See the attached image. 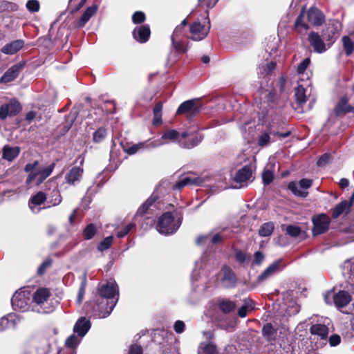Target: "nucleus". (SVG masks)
<instances>
[{"label": "nucleus", "instance_id": "1", "mask_svg": "<svg viewBox=\"0 0 354 354\" xmlns=\"http://www.w3.org/2000/svg\"><path fill=\"white\" fill-rule=\"evenodd\" d=\"M240 105L235 100H227L223 96H218L210 100L205 97H196L181 103L176 111H238Z\"/></svg>", "mask_w": 354, "mask_h": 354}, {"label": "nucleus", "instance_id": "2", "mask_svg": "<svg viewBox=\"0 0 354 354\" xmlns=\"http://www.w3.org/2000/svg\"><path fill=\"white\" fill-rule=\"evenodd\" d=\"M98 293L99 295H95L97 301L101 300V304L107 306L105 310L94 307V315L100 319L106 318L109 316L118 300V286L115 281L108 282L99 286Z\"/></svg>", "mask_w": 354, "mask_h": 354}, {"label": "nucleus", "instance_id": "3", "mask_svg": "<svg viewBox=\"0 0 354 354\" xmlns=\"http://www.w3.org/2000/svg\"><path fill=\"white\" fill-rule=\"evenodd\" d=\"M182 222V214L177 211L165 212L160 216L156 229L164 235H169L179 228Z\"/></svg>", "mask_w": 354, "mask_h": 354}, {"label": "nucleus", "instance_id": "4", "mask_svg": "<svg viewBox=\"0 0 354 354\" xmlns=\"http://www.w3.org/2000/svg\"><path fill=\"white\" fill-rule=\"evenodd\" d=\"M324 21L325 17L322 12L315 7H311L306 13L304 8L302 9L296 19L295 25L296 28L302 27L306 30L309 28V25L319 26Z\"/></svg>", "mask_w": 354, "mask_h": 354}, {"label": "nucleus", "instance_id": "5", "mask_svg": "<svg viewBox=\"0 0 354 354\" xmlns=\"http://www.w3.org/2000/svg\"><path fill=\"white\" fill-rule=\"evenodd\" d=\"M31 302L32 294L26 288L17 290L11 299L12 308L21 312L29 310Z\"/></svg>", "mask_w": 354, "mask_h": 354}, {"label": "nucleus", "instance_id": "6", "mask_svg": "<svg viewBox=\"0 0 354 354\" xmlns=\"http://www.w3.org/2000/svg\"><path fill=\"white\" fill-rule=\"evenodd\" d=\"M206 14L207 15L203 22L198 20L190 25L189 31L192 34V39L201 41L208 35L211 25L210 20L208 17V11L206 12Z\"/></svg>", "mask_w": 354, "mask_h": 354}, {"label": "nucleus", "instance_id": "7", "mask_svg": "<svg viewBox=\"0 0 354 354\" xmlns=\"http://www.w3.org/2000/svg\"><path fill=\"white\" fill-rule=\"evenodd\" d=\"M324 300L326 304H332L333 303L338 308L346 306L351 300L350 294L345 290H339L335 294L333 292H328L324 295Z\"/></svg>", "mask_w": 354, "mask_h": 354}, {"label": "nucleus", "instance_id": "8", "mask_svg": "<svg viewBox=\"0 0 354 354\" xmlns=\"http://www.w3.org/2000/svg\"><path fill=\"white\" fill-rule=\"evenodd\" d=\"M203 136L199 133L183 132L181 133V138L179 140V145L185 149H192L201 142Z\"/></svg>", "mask_w": 354, "mask_h": 354}, {"label": "nucleus", "instance_id": "9", "mask_svg": "<svg viewBox=\"0 0 354 354\" xmlns=\"http://www.w3.org/2000/svg\"><path fill=\"white\" fill-rule=\"evenodd\" d=\"M340 30V24L338 21H333L331 24H329L326 30L323 31L322 37L326 42H328V48H330L335 41L339 36Z\"/></svg>", "mask_w": 354, "mask_h": 354}, {"label": "nucleus", "instance_id": "10", "mask_svg": "<svg viewBox=\"0 0 354 354\" xmlns=\"http://www.w3.org/2000/svg\"><path fill=\"white\" fill-rule=\"evenodd\" d=\"M21 321V317L13 313L1 317L0 318V332L10 328L15 329Z\"/></svg>", "mask_w": 354, "mask_h": 354}, {"label": "nucleus", "instance_id": "11", "mask_svg": "<svg viewBox=\"0 0 354 354\" xmlns=\"http://www.w3.org/2000/svg\"><path fill=\"white\" fill-rule=\"evenodd\" d=\"M313 234L317 236L328 230L330 225L329 218L326 214H320L313 218Z\"/></svg>", "mask_w": 354, "mask_h": 354}, {"label": "nucleus", "instance_id": "12", "mask_svg": "<svg viewBox=\"0 0 354 354\" xmlns=\"http://www.w3.org/2000/svg\"><path fill=\"white\" fill-rule=\"evenodd\" d=\"M308 40L313 47V50L317 53L325 52L328 48V42L325 43L324 38L315 32H310L308 36Z\"/></svg>", "mask_w": 354, "mask_h": 354}, {"label": "nucleus", "instance_id": "13", "mask_svg": "<svg viewBox=\"0 0 354 354\" xmlns=\"http://www.w3.org/2000/svg\"><path fill=\"white\" fill-rule=\"evenodd\" d=\"M354 202V194L350 198L348 201L344 200L337 204L333 209L332 218L334 219L337 218L342 214H348L350 212L351 207Z\"/></svg>", "mask_w": 354, "mask_h": 354}, {"label": "nucleus", "instance_id": "14", "mask_svg": "<svg viewBox=\"0 0 354 354\" xmlns=\"http://www.w3.org/2000/svg\"><path fill=\"white\" fill-rule=\"evenodd\" d=\"M150 34L151 30L148 24L138 26L132 32L133 39L140 44L147 42L149 39Z\"/></svg>", "mask_w": 354, "mask_h": 354}, {"label": "nucleus", "instance_id": "15", "mask_svg": "<svg viewBox=\"0 0 354 354\" xmlns=\"http://www.w3.org/2000/svg\"><path fill=\"white\" fill-rule=\"evenodd\" d=\"M163 182L161 183L151 196L139 207L136 213L137 215L143 216L147 212L148 209L156 203L159 198V193L162 192V187H163Z\"/></svg>", "mask_w": 354, "mask_h": 354}, {"label": "nucleus", "instance_id": "16", "mask_svg": "<svg viewBox=\"0 0 354 354\" xmlns=\"http://www.w3.org/2000/svg\"><path fill=\"white\" fill-rule=\"evenodd\" d=\"M221 272L223 273L222 286L227 288H234L236 283V277L232 269L227 266H223Z\"/></svg>", "mask_w": 354, "mask_h": 354}, {"label": "nucleus", "instance_id": "17", "mask_svg": "<svg viewBox=\"0 0 354 354\" xmlns=\"http://www.w3.org/2000/svg\"><path fill=\"white\" fill-rule=\"evenodd\" d=\"M205 182V180L199 176H185L175 185H173V189L180 190L187 185H201Z\"/></svg>", "mask_w": 354, "mask_h": 354}, {"label": "nucleus", "instance_id": "18", "mask_svg": "<svg viewBox=\"0 0 354 354\" xmlns=\"http://www.w3.org/2000/svg\"><path fill=\"white\" fill-rule=\"evenodd\" d=\"M273 130L271 128L267 127L266 129L260 131L257 136L256 142L257 146L260 147H268L274 142V138L272 137Z\"/></svg>", "mask_w": 354, "mask_h": 354}, {"label": "nucleus", "instance_id": "19", "mask_svg": "<svg viewBox=\"0 0 354 354\" xmlns=\"http://www.w3.org/2000/svg\"><path fill=\"white\" fill-rule=\"evenodd\" d=\"M83 174V169L80 167L75 166L65 175V182L69 185L75 186L81 180Z\"/></svg>", "mask_w": 354, "mask_h": 354}, {"label": "nucleus", "instance_id": "20", "mask_svg": "<svg viewBox=\"0 0 354 354\" xmlns=\"http://www.w3.org/2000/svg\"><path fill=\"white\" fill-rule=\"evenodd\" d=\"M24 66V64L19 63L11 66L1 76L0 82L8 83L16 79L23 69Z\"/></svg>", "mask_w": 354, "mask_h": 354}, {"label": "nucleus", "instance_id": "21", "mask_svg": "<svg viewBox=\"0 0 354 354\" xmlns=\"http://www.w3.org/2000/svg\"><path fill=\"white\" fill-rule=\"evenodd\" d=\"M54 167H55V163H52L46 167L37 168V173L30 174V175L28 176V178L27 179V182L29 183V182L33 180L37 176H39L38 181L39 183L43 182L47 177H48L51 174Z\"/></svg>", "mask_w": 354, "mask_h": 354}, {"label": "nucleus", "instance_id": "22", "mask_svg": "<svg viewBox=\"0 0 354 354\" xmlns=\"http://www.w3.org/2000/svg\"><path fill=\"white\" fill-rule=\"evenodd\" d=\"M97 10L98 6L97 5H92L91 6L88 7L75 24V27L77 28H83L90 19L97 12Z\"/></svg>", "mask_w": 354, "mask_h": 354}, {"label": "nucleus", "instance_id": "23", "mask_svg": "<svg viewBox=\"0 0 354 354\" xmlns=\"http://www.w3.org/2000/svg\"><path fill=\"white\" fill-rule=\"evenodd\" d=\"M91 322L85 317H82L75 323L73 327V333L80 337H84L91 328Z\"/></svg>", "mask_w": 354, "mask_h": 354}, {"label": "nucleus", "instance_id": "24", "mask_svg": "<svg viewBox=\"0 0 354 354\" xmlns=\"http://www.w3.org/2000/svg\"><path fill=\"white\" fill-rule=\"evenodd\" d=\"M46 199V194L42 192H39L32 196L28 203V206L34 214L39 212L40 208L37 206L41 205Z\"/></svg>", "mask_w": 354, "mask_h": 354}, {"label": "nucleus", "instance_id": "25", "mask_svg": "<svg viewBox=\"0 0 354 354\" xmlns=\"http://www.w3.org/2000/svg\"><path fill=\"white\" fill-rule=\"evenodd\" d=\"M281 260H277L270 264L257 278V281L261 283L272 276L279 268Z\"/></svg>", "mask_w": 354, "mask_h": 354}, {"label": "nucleus", "instance_id": "26", "mask_svg": "<svg viewBox=\"0 0 354 354\" xmlns=\"http://www.w3.org/2000/svg\"><path fill=\"white\" fill-rule=\"evenodd\" d=\"M24 46V41L17 39L9 44H6L2 48L1 52L5 55H14L21 50Z\"/></svg>", "mask_w": 354, "mask_h": 354}, {"label": "nucleus", "instance_id": "27", "mask_svg": "<svg viewBox=\"0 0 354 354\" xmlns=\"http://www.w3.org/2000/svg\"><path fill=\"white\" fill-rule=\"evenodd\" d=\"M306 91L307 88H304V86L299 84L296 88L295 92V102L297 104V107H294L295 109H302L303 104L306 101Z\"/></svg>", "mask_w": 354, "mask_h": 354}, {"label": "nucleus", "instance_id": "28", "mask_svg": "<svg viewBox=\"0 0 354 354\" xmlns=\"http://www.w3.org/2000/svg\"><path fill=\"white\" fill-rule=\"evenodd\" d=\"M252 177V169L250 167L245 165L238 170L234 177V180L238 183H245Z\"/></svg>", "mask_w": 354, "mask_h": 354}, {"label": "nucleus", "instance_id": "29", "mask_svg": "<svg viewBox=\"0 0 354 354\" xmlns=\"http://www.w3.org/2000/svg\"><path fill=\"white\" fill-rule=\"evenodd\" d=\"M49 296L50 293L47 288H39L35 292L33 297L32 296V299L37 305L41 307Z\"/></svg>", "mask_w": 354, "mask_h": 354}, {"label": "nucleus", "instance_id": "30", "mask_svg": "<svg viewBox=\"0 0 354 354\" xmlns=\"http://www.w3.org/2000/svg\"><path fill=\"white\" fill-rule=\"evenodd\" d=\"M21 149L19 147H10L9 145H5L3 148V158L8 161H12L17 158Z\"/></svg>", "mask_w": 354, "mask_h": 354}, {"label": "nucleus", "instance_id": "31", "mask_svg": "<svg viewBox=\"0 0 354 354\" xmlns=\"http://www.w3.org/2000/svg\"><path fill=\"white\" fill-rule=\"evenodd\" d=\"M310 333L313 335H317L320 339H324L328 336V328L324 324H313L310 328Z\"/></svg>", "mask_w": 354, "mask_h": 354}, {"label": "nucleus", "instance_id": "32", "mask_svg": "<svg viewBox=\"0 0 354 354\" xmlns=\"http://www.w3.org/2000/svg\"><path fill=\"white\" fill-rule=\"evenodd\" d=\"M266 99V102H264V103H267L268 106H264L261 107L260 109H277V106L279 104V100L277 97V95L275 92L274 91H269L268 93H266L265 96Z\"/></svg>", "mask_w": 354, "mask_h": 354}, {"label": "nucleus", "instance_id": "33", "mask_svg": "<svg viewBox=\"0 0 354 354\" xmlns=\"http://www.w3.org/2000/svg\"><path fill=\"white\" fill-rule=\"evenodd\" d=\"M181 138V134L174 129L167 130L163 133L161 138H160L162 141L167 142V144L169 142H178L179 143V140Z\"/></svg>", "mask_w": 354, "mask_h": 354}, {"label": "nucleus", "instance_id": "34", "mask_svg": "<svg viewBox=\"0 0 354 354\" xmlns=\"http://www.w3.org/2000/svg\"><path fill=\"white\" fill-rule=\"evenodd\" d=\"M262 334L268 341H272L276 339L277 329L270 323L265 324L262 328Z\"/></svg>", "mask_w": 354, "mask_h": 354}, {"label": "nucleus", "instance_id": "35", "mask_svg": "<svg viewBox=\"0 0 354 354\" xmlns=\"http://www.w3.org/2000/svg\"><path fill=\"white\" fill-rule=\"evenodd\" d=\"M22 106L15 98L10 99L6 103L1 104L0 111H21Z\"/></svg>", "mask_w": 354, "mask_h": 354}, {"label": "nucleus", "instance_id": "36", "mask_svg": "<svg viewBox=\"0 0 354 354\" xmlns=\"http://www.w3.org/2000/svg\"><path fill=\"white\" fill-rule=\"evenodd\" d=\"M107 306L106 304H102L101 300L99 301H97V297H95V299L93 301H89L86 304V310L87 313H90L91 316H93L95 318H97L94 315V311L93 308H100L102 310H105V308Z\"/></svg>", "mask_w": 354, "mask_h": 354}, {"label": "nucleus", "instance_id": "37", "mask_svg": "<svg viewBox=\"0 0 354 354\" xmlns=\"http://www.w3.org/2000/svg\"><path fill=\"white\" fill-rule=\"evenodd\" d=\"M276 67V64L273 62H270L266 64H261L257 69V73L260 77H265L269 75Z\"/></svg>", "mask_w": 354, "mask_h": 354}, {"label": "nucleus", "instance_id": "38", "mask_svg": "<svg viewBox=\"0 0 354 354\" xmlns=\"http://www.w3.org/2000/svg\"><path fill=\"white\" fill-rule=\"evenodd\" d=\"M198 354H217L216 346L212 343L202 342L198 346Z\"/></svg>", "mask_w": 354, "mask_h": 354}, {"label": "nucleus", "instance_id": "39", "mask_svg": "<svg viewBox=\"0 0 354 354\" xmlns=\"http://www.w3.org/2000/svg\"><path fill=\"white\" fill-rule=\"evenodd\" d=\"M288 188L297 196L305 198L308 195V192L300 188V186L296 182H290Z\"/></svg>", "mask_w": 354, "mask_h": 354}, {"label": "nucleus", "instance_id": "40", "mask_svg": "<svg viewBox=\"0 0 354 354\" xmlns=\"http://www.w3.org/2000/svg\"><path fill=\"white\" fill-rule=\"evenodd\" d=\"M236 306V303L229 299H223L219 302V308L225 314L233 311Z\"/></svg>", "mask_w": 354, "mask_h": 354}, {"label": "nucleus", "instance_id": "41", "mask_svg": "<svg viewBox=\"0 0 354 354\" xmlns=\"http://www.w3.org/2000/svg\"><path fill=\"white\" fill-rule=\"evenodd\" d=\"M83 337H80L77 333H73V334L66 339L65 345L68 348H75L79 345Z\"/></svg>", "mask_w": 354, "mask_h": 354}, {"label": "nucleus", "instance_id": "42", "mask_svg": "<svg viewBox=\"0 0 354 354\" xmlns=\"http://www.w3.org/2000/svg\"><path fill=\"white\" fill-rule=\"evenodd\" d=\"M310 64V59L309 57L304 59L297 66V72L299 75L301 76V79L306 78L308 80L309 77L308 74H305V71Z\"/></svg>", "mask_w": 354, "mask_h": 354}, {"label": "nucleus", "instance_id": "43", "mask_svg": "<svg viewBox=\"0 0 354 354\" xmlns=\"http://www.w3.org/2000/svg\"><path fill=\"white\" fill-rule=\"evenodd\" d=\"M252 309V301L250 299H245L243 305L238 310V315L240 317L243 318L246 317L248 312Z\"/></svg>", "mask_w": 354, "mask_h": 354}, {"label": "nucleus", "instance_id": "44", "mask_svg": "<svg viewBox=\"0 0 354 354\" xmlns=\"http://www.w3.org/2000/svg\"><path fill=\"white\" fill-rule=\"evenodd\" d=\"M342 42L346 55L349 56L354 50V42L348 36L342 37Z\"/></svg>", "mask_w": 354, "mask_h": 354}, {"label": "nucleus", "instance_id": "45", "mask_svg": "<svg viewBox=\"0 0 354 354\" xmlns=\"http://www.w3.org/2000/svg\"><path fill=\"white\" fill-rule=\"evenodd\" d=\"M274 230V223L268 222L264 223L259 229V234L261 236H268Z\"/></svg>", "mask_w": 354, "mask_h": 354}, {"label": "nucleus", "instance_id": "46", "mask_svg": "<svg viewBox=\"0 0 354 354\" xmlns=\"http://www.w3.org/2000/svg\"><path fill=\"white\" fill-rule=\"evenodd\" d=\"M334 111H354V107L348 104V98L344 96L341 97Z\"/></svg>", "mask_w": 354, "mask_h": 354}, {"label": "nucleus", "instance_id": "47", "mask_svg": "<svg viewBox=\"0 0 354 354\" xmlns=\"http://www.w3.org/2000/svg\"><path fill=\"white\" fill-rule=\"evenodd\" d=\"M143 143L145 144V149H149H149L157 148V147H159L162 146L164 145H166L167 142L162 141V140H160L159 138V139L154 140H146V141L143 142Z\"/></svg>", "mask_w": 354, "mask_h": 354}, {"label": "nucleus", "instance_id": "48", "mask_svg": "<svg viewBox=\"0 0 354 354\" xmlns=\"http://www.w3.org/2000/svg\"><path fill=\"white\" fill-rule=\"evenodd\" d=\"M286 232L292 237H297L300 235L301 227L295 225H288L286 227Z\"/></svg>", "mask_w": 354, "mask_h": 354}, {"label": "nucleus", "instance_id": "49", "mask_svg": "<svg viewBox=\"0 0 354 354\" xmlns=\"http://www.w3.org/2000/svg\"><path fill=\"white\" fill-rule=\"evenodd\" d=\"M113 240V236H109L104 239L97 245L98 250L104 251L109 249L112 244Z\"/></svg>", "mask_w": 354, "mask_h": 354}, {"label": "nucleus", "instance_id": "50", "mask_svg": "<svg viewBox=\"0 0 354 354\" xmlns=\"http://www.w3.org/2000/svg\"><path fill=\"white\" fill-rule=\"evenodd\" d=\"M96 233L95 226L91 223L86 227L83 232V235L85 239L89 240L92 239Z\"/></svg>", "mask_w": 354, "mask_h": 354}, {"label": "nucleus", "instance_id": "51", "mask_svg": "<svg viewBox=\"0 0 354 354\" xmlns=\"http://www.w3.org/2000/svg\"><path fill=\"white\" fill-rule=\"evenodd\" d=\"M106 136V129L100 128L93 133V140L95 142H100L105 138Z\"/></svg>", "mask_w": 354, "mask_h": 354}, {"label": "nucleus", "instance_id": "52", "mask_svg": "<svg viewBox=\"0 0 354 354\" xmlns=\"http://www.w3.org/2000/svg\"><path fill=\"white\" fill-rule=\"evenodd\" d=\"M145 143L143 142H139L138 144H135L131 147L125 149L124 151L129 155H133L137 153L140 150L145 149Z\"/></svg>", "mask_w": 354, "mask_h": 354}, {"label": "nucleus", "instance_id": "53", "mask_svg": "<svg viewBox=\"0 0 354 354\" xmlns=\"http://www.w3.org/2000/svg\"><path fill=\"white\" fill-rule=\"evenodd\" d=\"M26 7L30 12H36L39 10L40 5L37 0H28L26 3Z\"/></svg>", "mask_w": 354, "mask_h": 354}, {"label": "nucleus", "instance_id": "54", "mask_svg": "<svg viewBox=\"0 0 354 354\" xmlns=\"http://www.w3.org/2000/svg\"><path fill=\"white\" fill-rule=\"evenodd\" d=\"M145 19V14L142 11H136L132 15V22L135 24H142Z\"/></svg>", "mask_w": 354, "mask_h": 354}, {"label": "nucleus", "instance_id": "55", "mask_svg": "<svg viewBox=\"0 0 354 354\" xmlns=\"http://www.w3.org/2000/svg\"><path fill=\"white\" fill-rule=\"evenodd\" d=\"M172 46L178 53H185L187 50V48L184 44L178 39H171Z\"/></svg>", "mask_w": 354, "mask_h": 354}, {"label": "nucleus", "instance_id": "56", "mask_svg": "<svg viewBox=\"0 0 354 354\" xmlns=\"http://www.w3.org/2000/svg\"><path fill=\"white\" fill-rule=\"evenodd\" d=\"M86 286V278H84L80 285V287L79 291H78L77 302L79 304H81L83 300V298H84V296L85 294Z\"/></svg>", "mask_w": 354, "mask_h": 354}, {"label": "nucleus", "instance_id": "57", "mask_svg": "<svg viewBox=\"0 0 354 354\" xmlns=\"http://www.w3.org/2000/svg\"><path fill=\"white\" fill-rule=\"evenodd\" d=\"M134 227L135 224L133 223H129L124 227L123 230L118 232L117 236L118 238L124 237Z\"/></svg>", "mask_w": 354, "mask_h": 354}, {"label": "nucleus", "instance_id": "58", "mask_svg": "<svg viewBox=\"0 0 354 354\" xmlns=\"http://www.w3.org/2000/svg\"><path fill=\"white\" fill-rule=\"evenodd\" d=\"M262 180L265 185L270 184L273 180V174L270 170H266L262 174Z\"/></svg>", "mask_w": 354, "mask_h": 354}, {"label": "nucleus", "instance_id": "59", "mask_svg": "<svg viewBox=\"0 0 354 354\" xmlns=\"http://www.w3.org/2000/svg\"><path fill=\"white\" fill-rule=\"evenodd\" d=\"M332 159V155L328 153L323 154L317 160V165L319 166H324L328 163Z\"/></svg>", "mask_w": 354, "mask_h": 354}, {"label": "nucleus", "instance_id": "60", "mask_svg": "<svg viewBox=\"0 0 354 354\" xmlns=\"http://www.w3.org/2000/svg\"><path fill=\"white\" fill-rule=\"evenodd\" d=\"M265 259L264 254L259 251L256 252L254 254V261L253 263L257 266H259L262 263Z\"/></svg>", "mask_w": 354, "mask_h": 354}, {"label": "nucleus", "instance_id": "61", "mask_svg": "<svg viewBox=\"0 0 354 354\" xmlns=\"http://www.w3.org/2000/svg\"><path fill=\"white\" fill-rule=\"evenodd\" d=\"M38 161L35 160L32 163H28L25 166V171L30 172V174L37 173V166L38 165Z\"/></svg>", "mask_w": 354, "mask_h": 354}, {"label": "nucleus", "instance_id": "62", "mask_svg": "<svg viewBox=\"0 0 354 354\" xmlns=\"http://www.w3.org/2000/svg\"><path fill=\"white\" fill-rule=\"evenodd\" d=\"M185 323L180 320L176 321L174 325V330L177 333H182L185 330Z\"/></svg>", "mask_w": 354, "mask_h": 354}, {"label": "nucleus", "instance_id": "63", "mask_svg": "<svg viewBox=\"0 0 354 354\" xmlns=\"http://www.w3.org/2000/svg\"><path fill=\"white\" fill-rule=\"evenodd\" d=\"M297 183L300 186V188L305 190L311 187L313 181L310 179L303 178L300 180Z\"/></svg>", "mask_w": 354, "mask_h": 354}, {"label": "nucleus", "instance_id": "64", "mask_svg": "<svg viewBox=\"0 0 354 354\" xmlns=\"http://www.w3.org/2000/svg\"><path fill=\"white\" fill-rule=\"evenodd\" d=\"M129 354H142V348L140 346L137 344L131 345Z\"/></svg>", "mask_w": 354, "mask_h": 354}]
</instances>
